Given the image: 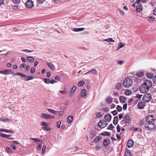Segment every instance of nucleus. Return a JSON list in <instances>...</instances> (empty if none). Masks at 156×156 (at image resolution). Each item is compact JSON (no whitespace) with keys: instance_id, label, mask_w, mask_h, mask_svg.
<instances>
[{"instance_id":"61","label":"nucleus","mask_w":156,"mask_h":156,"mask_svg":"<svg viewBox=\"0 0 156 156\" xmlns=\"http://www.w3.org/2000/svg\"><path fill=\"white\" fill-rule=\"evenodd\" d=\"M112 113L114 115H115L117 114L118 112L116 110L112 111Z\"/></svg>"},{"instance_id":"35","label":"nucleus","mask_w":156,"mask_h":156,"mask_svg":"<svg viewBox=\"0 0 156 156\" xmlns=\"http://www.w3.org/2000/svg\"><path fill=\"white\" fill-rule=\"evenodd\" d=\"M30 140L34 141L36 142H40L42 143V141L41 140L37 138H30Z\"/></svg>"},{"instance_id":"47","label":"nucleus","mask_w":156,"mask_h":156,"mask_svg":"<svg viewBox=\"0 0 156 156\" xmlns=\"http://www.w3.org/2000/svg\"><path fill=\"white\" fill-rule=\"evenodd\" d=\"M114 128V127L113 126L112 124H111L108 126V129L109 130H113Z\"/></svg>"},{"instance_id":"31","label":"nucleus","mask_w":156,"mask_h":156,"mask_svg":"<svg viewBox=\"0 0 156 156\" xmlns=\"http://www.w3.org/2000/svg\"><path fill=\"white\" fill-rule=\"evenodd\" d=\"M131 155L130 151L129 150L127 149L125 152L124 156H131Z\"/></svg>"},{"instance_id":"10","label":"nucleus","mask_w":156,"mask_h":156,"mask_svg":"<svg viewBox=\"0 0 156 156\" xmlns=\"http://www.w3.org/2000/svg\"><path fill=\"white\" fill-rule=\"evenodd\" d=\"M123 119L126 123H129L131 121V117L128 115H124Z\"/></svg>"},{"instance_id":"52","label":"nucleus","mask_w":156,"mask_h":156,"mask_svg":"<svg viewBox=\"0 0 156 156\" xmlns=\"http://www.w3.org/2000/svg\"><path fill=\"white\" fill-rule=\"evenodd\" d=\"M102 116L101 112H98L97 113L96 116L97 118H100Z\"/></svg>"},{"instance_id":"6","label":"nucleus","mask_w":156,"mask_h":156,"mask_svg":"<svg viewBox=\"0 0 156 156\" xmlns=\"http://www.w3.org/2000/svg\"><path fill=\"white\" fill-rule=\"evenodd\" d=\"M41 117L44 119H53L54 116L49 114L43 113L41 114Z\"/></svg>"},{"instance_id":"38","label":"nucleus","mask_w":156,"mask_h":156,"mask_svg":"<svg viewBox=\"0 0 156 156\" xmlns=\"http://www.w3.org/2000/svg\"><path fill=\"white\" fill-rule=\"evenodd\" d=\"M1 121L4 122H10L11 121V119L9 118H5L1 119Z\"/></svg>"},{"instance_id":"57","label":"nucleus","mask_w":156,"mask_h":156,"mask_svg":"<svg viewBox=\"0 0 156 156\" xmlns=\"http://www.w3.org/2000/svg\"><path fill=\"white\" fill-rule=\"evenodd\" d=\"M118 10L119 11L120 13L122 15H124L125 14L124 12L121 9H118Z\"/></svg>"},{"instance_id":"40","label":"nucleus","mask_w":156,"mask_h":156,"mask_svg":"<svg viewBox=\"0 0 156 156\" xmlns=\"http://www.w3.org/2000/svg\"><path fill=\"white\" fill-rule=\"evenodd\" d=\"M101 136H98L96 137L94 139V141L95 142H98L101 139Z\"/></svg>"},{"instance_id":"49","label":"nucleus","mask_w":156,"mask_h":156,"mask_svg":"<svg viewBox=\"0 0 156 156\" xmlns=\"http://www.w3.org/2000/svg\"><path fill=\"white\" fill-rule=\"evenodd\" d=\"M46 149V146L45 145H44L42 148V153L43 154H44L45 153V151Z\"/></svg>"},{"instance_id":"39","label":"nucleus","mask_w":156,"mask_h":156,"mask_svg":"<svg viewBox=\"0 0 156 156\" xmlns=\"http://www.w3.org/2000/svg\"><path fill=\"white\" fill-rule=\"evenodd\" d=\"M96 135V132L94 131H91L90 132V136L92 138H93Z\"/></svg>"},{"instance_id":"25","label":"nucleus","mask_w":156,"mask_h":156,"mask_svg":"<svg viewBox=\"0 0 156 156\" xmlns=\"http://www.w3.org/2000/svg\"><path fill=\"white\" fill-rule=\"evenodd\" d=\"M84 29V28H74L73 30L75 32H79L83 31Z\"/></svg>"},{"instance_id":"60","label":"nucleus","mask_w":156,"mask_h":156,"mask_svg":"<svg viewBox=\"0 0 156 156\" xmlns=\"http://www.w3.org/2000/svg\"><path fill=\"white\" fill-rule=\"evenodd\" d=\"M26 66V65L25 63H22L21 64V65L20 66V67L21 69H23L24 68L25 66Z\"/></svg>"},{"instance_id":"22","label":"nucleus","mask_w":156,"mask_h":156,"mask_svg":"<svg viewBox=\"0 0 156 156\" xmlns=\"http://www.w3.org/2000/svg\"><path fill=\"white\" fill-rule=\"evenodd\" d=\"M122 86V83H117L115 86V87L117 90H119L121 89Z\"/></svg>"},{"instance_id":"62","label":"nucleus","mask_w":156,"mask_h":156,"mask_svg":"<svg viewBox=\"0 0 156 156\" xmlns=\"http://www.w3.org/2000/svg\"><path fill=\"white\" fill-rule=\"evenodd\" d=\"M61 124V121H58L57 122V127L58 128H59L60 127V125Z\"/></svg>"},{"instance_id":"28","label":"nucleus","mask_w":156,"mask_h":156,"mask_svg":"<svg viewBox=\"0 0 156 156\" xmlns=\"http://www.w3.org/2000/svg\"><path fill=\"white\" fill-rule=\"evenodd\" d=\"M125 95L129 96L132 94V91L126 89L124 92Z\"/></svg>"},{"instance_id":"12","label":"nucleus","mask_w":156,"mask_h":156,"mask_svg":"<svg viewBox=\"0 0 156 156\" xmlns=\"http://www.w3.org/2000/svg\"><path fill=\"white\" fill-rule=\"evenodd\" d=\"M26 6L28 8H31L34 6L33 2L31 0H28L26 3Z\"/></svg>"},{"instance_id":"15","label":"nucleus","mask_w":156,"mask_h":156,"mask_svg":"<svg viewBox=\"0 0 156 156\" xmlns=\"http://www.w3.org/2000/svg\"><path fill=\"white\" fill-rule=\"evenodd\" d=\"M133 144V141L132 140H129L127 143V146L129 148L132 147Z\"/></svg>"},{"instance_id":"37","label":"nucleus","mask_w":156,"mask_h":156,"mask_svg":"<svg viewBox=\"0 0 156 156\" xmlns=\"http://www.w3.org/2000/svg\"><path fill=\"white\" fill-rule=\"evenodd\" d=\"M147 77L149 79H151L153 77V74L151 73H147L146 74Z\"/></svg>"},{"instance_id":"8","label":"nucleus","mask_w":156,"mask_h":156,"mask_svg":"<svg viewBox=\"0 0 156 156\" xmlns=\"http://www.w3.org/2000/svg\"><path fill=\"white\" fill-rule=\"evenodd\" d=\"M2 129H0V136L3 138H6L7 139L9 140H13L14 139L13 137H9L10 136H11V135H7L5 134L1 133V132H2Z\"/></svg>"},{"instance_id":"13","label":"nucleus","mask_w":156,"mask_h":156,"mask_svg":"<svg viewBox=\"0 0 156 156\" xmlns=\"http://www.w3.org/2000/svg\"><path fill=\"white\" fill-rule=\"evenodd\" d=\"M146 106V104L144 102H140L138 104V108L140 109L143 108Z\"/></svg>"},{"instance_id":"26","label":"nucleus","mask_w":156,"mask_h":156,"mask_svg":"<svg viewBox=\"0 0 156 156\" xmlns=\"http://www.w3.org/2000/svg\"><path fill=\"white\" fill-rule=\"evenodd\" d=\"M2 132H6L8 133H14V132L12 130H9L6 129H2Z\"/></svg>"},{"instance_id":"36","label":"nucleus","mask_w":156,"mask_h":156,"mask_svg":"<svg viewBox=\"0 0 156 156\" xmlns=\"http://www.w3.org/2000/svg\"><path fill=\"white\" fill-rule=\"evenodd\" d=\"M104 41H106L108 42H115V41L113 40L112 38H108L104 40Z\"/></svg>"},{"instance_id":"50","label":"nucleus","mask_w":156,"mask_h":156,"mask_svg":"<svg viewBox=\"0 0 156 156\" xmlns=\"http://www.w3.org/2000/svg\"><path fill=\"white\" fill-rule=\"evenodd\" d=\"M145 123V121L144 119L141 120L139 122V125L141 126Z\"/></svg>"},{"instance_id":"51","label":"nucleus","mask_w":156,"mask_h":156,"mask_svg":"<svg viewBox=\"0 0 156 156\" xmlns=\"http://www.w3.org/2000/svg\"><path fill=\"white\" fill-rule=\"evenodd\" d=\"M41 125L42 126H48V123L45 122H41Z\"/></svg>"},{"instance_id":"48","label":"nucleus","mask_w":156,"mask_h":156,"mask_svg":"<svg viewBox=\"0 0 156 156\" xmlns=\"http://www.w3.org/2000/svg\"><path fill=\"white\" fill-rule=\"evenodd\" d=\"M116 108L119 112H121L122 110V107L119 105H117L116 107Z\"/></svg>"},{"instance_id":"20","label":"nucleus","mask_w":156,"mask_h":156,"mask_svg":"<svg viewBox=\"0 0 156 156\" xmlns=\"http://www.w3.org/2000/svg\"><path fill=\"white\" fill-rule=\"evenodd\" d=\"M91 73L92 74H94L95 75H97L98 73L97 70L94 69H92V70H90L88 72L84 73V75H86L88 73Z\"/></svg>"},{"instance_id":"41","label":"nucleus","mask_w":156,"mask_h":156,"mask_svg":"<svg viewBox=\"0 0 156 156\" xmlns=\"http://www.w3.org/2000/svg\"><path fill=\"white\" fill-rule=\"evenodd\" d=\"M101 135L104 136H110L111 134L109 132H105L102 133Z\"/></svg>"},{"instance_id":"32","label":"nucleus","mask_w":156,"mask_h":156,"mask_svg":"<svg viewBox=\"0 0 156 156\" xmlns=\"http://www.w3.org/2000/svg\"><path fill=\"white\" fill-rule=\"evenodd\" d=\"M47 110L49 111L50 113L53 114H56L57 111H55L54 110L50 108H47Z\"/></svg>"},{"instance_id":"17","label":"nucleus","mask_w":156,"mask_h":156,"mask_svg":"<svg viewBox=\"0 0 156 156\" xmlns=\"http://www.w3.org/2000/svg\"><path fill=\"white\" fill-rule=\"evenodd\" d=\"M76 86H73L71 89L69 94L70 96H72L73 94L75 91L76 90Z\"/></svg>"},{"instance_id":"64","label":"nucleus","mask_w":156,"mask_h":156,"mask_svg":"<svg viewBox=\"0 0 156 156\" xmlns=\"http://www.w3.org/2000/svg\"><path fill=\"white\" fill-rule=\"evenodd\" d=\"M153 81L154 84H156V76L153 79Z\"/></svg>"},{"instance_id":"29","label":"nucleus","mask_w":156,"mask_h":156,"mask_svg":"<svg viewBox=\"0 0 156 156\" xmlns=\"http://www.w3.org/2000/svg\"><path fill=\"white\" fill-rule=\"evenodd\" d=\"M119 100L121 102L124 103L126 101V99L125 97L121 96L120 97Z\"/></svg>"},{"instance_id":"14","label":"nucleus","mask_w":156,"mask_h":156,"mask_svg":"<svg viewBox=\"0 0 156 156\" xmlns=\"http://www.w3.org/2000/svg\"><path fill=\"white\" fill-rule=\"evenodd\" d=\"M138 5L136 6V10L137 12H140L143 10V8L142 5L140 3L138 4Z\"/></svg>"},{"instance_id":"5","label":"nucleus","mask_w":156,"mask_h":156,"mask_svg":"<svg viewBox=\"0 0 156 156\" xmlns=\"http://www.w3.org/2000/svg\"><path fill=\"white\" fill-rule=\"evenodd\" d=\"M151 95L150 93H146L143 97V100L144 102H148L151 100Z\"/></svg>"},{"instance_id":"43","label":"nucleus","mask_w":156,"mask_h":156,"mask_svg":"<svg viewBox=\"0 0 156 156\" xmlns=\"http://www.w3.org/2000/svg\"><path fill=\"white\" fill-rule=\"evenodd\" d=\"M42 129L45 131H50L51 130V129L50 128L47 126L42 127Z\"/></svg>"},{"instance_id":"42","label":"nucleus","mask_w":156,"mask_h":156,"mask_svg":"<svg viewBox=\"0 0 156 156\" xmlns=\"http://www.w3.org/2000/svg\"><path fill=\"white\" fill-rule=\"evenodd\" d=\"M43 81L46 83L49 84L50 83V80H49V79L44 78L43 79Z\"/></svg>"},{"instance_id":"54","label":"nucleus","mask_w":156,"mask_h":156,"mask_svg":"<svg viewBox=\"0 0 156 156\" xmlns=\"http://www.w3.org/2000/svg\"><path fill=\"white\" fill-rule=\"evenodd\" d=\"M13 2L15 4H19L21 0H12Z\"/></svg>"},{"instance_id":"24","label":"nucleus","mask_w":156,"mask_h":156,"mask_svg":"<svg viewBox=\"0 0 156 156\" xmlns=\"http://www.w3.org/2000/svg\"><path fill=\"white\" fill-rule=\"evenodd\" d=\"M119 118L117 116H116L114 117L113 121V123L115 125H116L118 122Z\"/></svg>"},{"instance_id":"9","label":"nucleus","mask_w":156,"mask_h":156,"mask_svg":"<svg viewBox=\"0 0 156 156\" xmlns=\"http://www.w3.org/2000/svg\"><path fill=\"white\" fill-rule=\"evenodd\" d=\"M155 119H154V116L152 115H149L147 116L145 118L146 122H154Z\"/></svg>"},{"instance_id":"16","label":"nucleus","mask_w":156,"mask_h":156,"mask_svg":"<svg viewBox=\"0 0 156 156\" xmlns=\"http://www.w3.org/2000/svg\"><path fill=\"white\" fill-rule=\"evenodd\" d=\"M111 118L112 116L109 114H107L104 116V119L108 122L110 121L111 120Z\"/></svg>"},{"instance_id":"55","label":"nucleus","mask_w":156,"mask_h":156,"mask_svg":"<svg viewBox=\"0 0 156 156\" xmlns=\"http://www.w3.org/2000/svg\"><path fill=\"white\" fill-rule=\"evenodd\" d=\"M117 62L118 64L120 65H122L124 63V61L122 60H119Z\"/></svg>"},{"instance_id":"34","label":"nucleus","mask_w":156,"mask_h":156,"mask_svg":"<svg viewBox=\"0 0 156 156\" xmlns=\"http://www.w3.org/2000/svg\"><path fill=\"white\" fill-rule=\"evenodd\" d=\"M118 45L119 46V47L117 49V50H118V49L124 47L125 45V44L123 43H118Z\"/></svg>"},{"instance_id":"2","label":"nucleus","mask_w":156,"mask_h":156,"mask_svg":"<svg viewBox=\"0 0 156 156\" xmlns=\"http://www.w3.org/2000/svg\"><path fill=\"white\" fill-rule=\"evenodd\" d=\"M14 75H18L21 77L24 78L22 79V80L25 81H28L32 80L34 78V77L33 76H28L23 73L19 72L16 73L14 74Z\"/></svg>"},{"instance_id":"56","label":"nucleus","mask_w":156,"mask_h":156,"mask_svg":"<svg viewBox=\"0 0 156 156\" xmlns=\"http://www.w3.org/2000/svg\"><path fill=\"white\" fill-rule=\"evenodd\" d=\"M6 150L8 152H9V153H12V150L11 149V148L10 147H6Z\"/></svg>"},{"instance_id":"23","label":"nucleus","mask_w":156,"mask_h":156,"mask_svg":"<svg viewBox=\"0 0 156 156\" xmlns=\"http://www.w3.org/2000/svg\"><path fill=\"white\" fill-rule=\"evenodd\" d=\"M27 61L31 62H34L35 60L34 58L32 56L27 57Z\"/></svg>"},{"instance_id":"27","label":"nucleus","mask_w":156,"mask_h":156,"mask_svg":"<svg viewBox=\"0 0 156 156\" xmlns=\"http://www.w3.org/2000/svg\"><path fill=\"white\" fill-rule=\"evenodd\" d=\"M147 19L150 22H152L154 21V18L153 16H149Z\"/></svg>"},{"instance_id":"63","label":"nucleus","mask_w":156,"mask_h":156,"mask_svg":"<svg viewBox=\"0 0 156 156\" xmlns=\"http://www.w3.org/2000/svg\"><path fill=\"white\" fill-rule=\"evenodd\" d=\"M44 0H37V2L38 4H41L43 3Z\"/></svg>"},{"instance_id":"18","label":"nucleus","mask_w":156,"mask_h":156,"mask_svg":"<svg viewBox=\"0 0 156 156\" xmlns=\"http://www.w3.org/2000/svg\"><path fill=\"white\" fill-rule=\"evenodd\" d=\"M81 94L83 98L86 97L87 95V91L85 89H83L81 91Z\"/></svg>"},{"instance_id":"30","label":"nucleus","mask_w":156,"mask_h":156,"mask_svg":"<svg viewBox=\"0 0 156 156\" xmlns=\"http://www.w3.org/2000/svg\"><path fill=\"white\" fill-rule=\"evenodd\" d=\"M73 119V116L72 115H70L68 116L67 119V122L69 123H70L72 121Z\"/></svg>"},{"instance_id":"3","label":"nucleus","mask_w":156,"mask_h":156,"mask_svg":"<svg viewBox=\"0 0 156 156\" xmlns=\"http://www.w3.org/2000/svg\"><path fill=\"white\" fill-rule=\"evenodd\" d=\"M132 80L129 77H127L124 79L123 81V84L124 87L128 88L132 86Z\"/></svg>"},{"instance_id":"21","label":"nucleus","mask_w":156,"mask_h":156,"mask_svg":"<svg viewBox=\"0 0 156 156\" xmlns=\"http://www.w3.org/2000/svg\"><path fill=\"white\" fill-rule=\"evenodd\" d=\"M109 143H110L109 140L105 139L103 141V145L105 147H106L108 146V145L109 144Z\"/></svg>"},{"instance_id":"53","label":"nucleus","mask_w":156,"mask_h":156,"mask_svg":"<svg viewBox=\"0 0 156 156\" xmlns=\"http://www.w3.org/2000/svg\"><path fill=\"white\" fill-rule=\"evenodd\" d=\"M59 92L62 94H65L67 93V91L65 90H60Z\"/></svg>"},{"instance_id":"19","label":"nucleus","mask_w":156,"mask_h":156,"mask_svg":"<svg viewBox=\"0 0 156 156\" xmlns=\"http://www.w3.org/2000/svg\"><path fill=\"white\" fill-rule=\"evenodd\" d=\"M47 65L52 70H54L55 69V67L53 64L51 62H47Z\"/></svg>"},{"instance_id":"33","label":"nucleus","mask_w":156,"mask_h":156,"mask_svg":"<svg viewBox=\"0 0 156 156\" xmlns=\"http://www.w3.org/2000/svg\"><path fill=\"white\" fill-rule=\"evenodd\" d=\"M144 73L141 71H139L137 73L136 75L139 77H142L144 75Z\"/></svg>"},{"instance_id":"45","label":"nucleus","mask_w":156,"mask_h":156,"mask_svg":"<svg viewBox=\"0 0 156 156\" xmlns=\"http://www.w3.org/2000/svg\"><path fill=\"white\" fill-rule=\"evenodd\" d=\"M84 83L85 82L84 81H80L78 83V85L80 87H82Z\"/></svg>"},{"instance_id":"59","label":"nucleus","mask_w":156,"mask_h":156,"mask_svg":"<svg viewBox=\"0 0 156 156\" xmlns=\"http://www.w3.org/2000/svg\"><path fill=\"white\" fill-rule=\"evenodd\" d=\"M37 145V149L38 150H41V147L42 144H38Z\"/></svg>"},{"instance_id":"44","label":"nucleus","mask_w":156,"mask_h":156,"mask_svg":"<svg viewBox=\"0 0 156 156\" xmlns=\"http://www.w3.org/2000/svg\"><path fill=\"white\" fill-rule=\"evenodd\" d=\"M113 101V99L112 98L109 97L107 98L106 100V101L108 102L109 103H111Z\"/></svg>"},{"instance_id":"46","label":"nucleus","mask_w":156,"mask_h":156,"mask_svg":"<svg viewBox=\"0 0 156 156\" xmlns=\"http://www.w3.org/2000/svg\"><path fill=\"white\" fill-rule=\"evenodd\" d=\"M147 1V0H136V3L137 4H139L140 3L141 1L142 2L144 3L145 2Z\"/></svg>"},{"instance_id":"4","label":"nucleus","mask_w":156,"mask_h":156,"mask_svg":"<svg viewBox=\"0 0 156 156\" xmlns=\"http://www.w3.org/2000/svg\"><path fill=\"white\" fill-rule=\"evenodd\" d=\"M145 127L148 130H153L155 128V125L153 122H146Z\"/></svg>"},{"instance_id":"11","label":"nucleus","mask_w":156,"mask_h":156,"mask_svg":"<svg viewBox=\"0 0 156 156\" xmlns=\"http://www.w3.org/2000/svg\"><path fill=\"white\" fill-rule=\"evenodd\" d=\"M15 73H14L13 71L11 69H6L3 70V74L8 75L10 74H13L14 76H16L14 75Z\"/></svg>"},{"instance_id":"1","label":"nucleus","mask_w":156,"mask_h":156,"mask_svg":"<svg viewBox=\"0 0 156 156\" xmlns=\"http://www.w3.org/2000/svg\"><path fill=\"white\" fill-rule=\"evenodd\" d=\"M152 85V82L150 80L144 81V83L140 87V91L142 93H145L148 91L149 89Z\"/></svg>"},{"instance_id":"7","label":"nucleus","mask_w":156,"mask_h":156,"mask_svg":"<svg viewBox=\"0 0 156 156\" xmlns=\"http://www.w3.org/2000/svg\"><path fill=\"white\" fill-rule=\"evenodd\" d=\"M98 125L100 128H103L107 125L108 124L106 121L102 120L99 121Z\"/></svg>"},{"instance_id":"58","label":"nucleus","mask_w":156,"mask_h":156,"mask_svg":"<svg viewBox=\"0 0 156 156\" xmlns=\"http://www.w3.org/2000/svg\"><path fill=\"white\" fill-rule=\"evenodd\" d=\"M117 130L118 133L120 132L121 130V128L119 125H118L117 126Z\"/></svg>"}]
</instances>
